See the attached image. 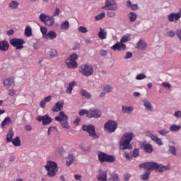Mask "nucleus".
<instances>
[{
    "label": "nucleus",
    "instance_id": "obj_1",
    "mask_svg": "<svg viewBox=\"0 0 181 181\" xmlns=\"http://www.w3.org/2000/svg\"><path fill=\"white\" fill-rule=\"evenodd\" d=\"M139 168L146 169L144 174L141 175L142 180H148L151 175V170H156L162 173L165 170H168V168L162 164H158L156 162L144 163L139 165Z\"/></svg>",
    "mask_w": 181,
    "mask_h": 181
},
{
    "label": "nucleus",
    "instance_id": "obj_2",
    "mask_svg": "<svg viewBox=\"0 0 181 181\" xmlns=\"http://www.w3.org/2000/svg\"><path fill=\"white\" fill-rule=\"evenodd\" d=\"M134 139L133 133H126L121 139L119 146L120 149H132L131 141Z\"/></svg>",
    "mask_w": 181,
    "mask_h": 181
},
{
    "label": "nucleus",
    "instance_id": "obj_3",
    "mask_svg": "<svg viewBox=\"0 0 181 181\" xmlns=\"http://www.w3.org/2000/svg\"><path fill=\"white\" fill-rule=\"evenodd\" d=\"M45 168L46 170H47V175L49 176V177L56 176V173H57V170H59L57 164L54 161L52 160L47 162V165L45 166Z\"/></svg>",
    "mask_w": 181,
    "mask_h": 181
},
{
    "label": "nucleus",
    "instance_id": "obj_4",
    "mask_svg": "<svg viewBox=\"0 0 181 181\" xmlns=\"http://www.w3.org/2000/svg\"><path fill=\"white\" fill-rule=\"evenodd\" d=\"M40 32L42 35L43 39H46L47 40H53V39H56L57 37V33L54 30H50L47 33V28L41 26Z\"/></svg>",
    "mask_w": 181,
    "mask_h": 181
},
{
    "label": "nucleus",
    "instance_id": "obj_5",
    "mask_svg": "<svg viewBox=\"0 0 181 181\" xmlns=\"http://www.w3.org/2000/svg\"><path fill=\"white\" fill-rule=\"evenodd\" d=\"M67 119H69V117L64 112H60L59 116L55 117V121L61 122V126L62 128H65V129H69L70 128Z\"/></svg>",
    "mask_w": 181,
    "mask_h": 181
},
{
    "label": "nucleus",
    "instance_id": "obj_6",
    "mask_svg": "<svg viewBox=\"0 0 181 181\" xmlns=\"http://www.w3.org/2000/svg\"><path fill=\"white\" fill-rule=\"evenodd\" d=\"M98 159L101 163L107 162L108 163H112L115 162V156L107 154L103 151L98 153Z\"/></svg>",
    "mask_w": 181,
    "mask_h": 181
},
{
    "label": "nucleus",
    "instance_id": "obj_7",
    "mask_svg": "<svg viewBox=\"0 0 181 181\" xmlns=\"http://www.w3.org/2000/svg\"><path fill=\"white\" fill-rule=\"evenodd\" d=\"M25 43H26V42H25L23 39L21 38H13L10 40V45H11L13 47H15L16 50H22L24 47L23 45Z\"/></svg>",
    "mask_w": 181,
    "mask_h": 181
},
{
    "label": "nucleus",
    "instance_id": "obj_8",
    "mask_svg": "<svg viewBox=\"0 0 181 181\" xmlns=\"http://www.w3.org/2000/svg\"><path fill=\"white\" fill-rule=\"evenodd\" d=\"M79 71L83 76L88 77L89 76H92L93 73H94V69L90 65L83 64L79 67Z\"/></svg>",
    "mask_w": 181,
    "mask_h": 181
},
{
    "label": "nucleus",
    "instance_id": "obj_9",
    "mask_svg": "<svg viewBox=\"0 0 181 181\" xmlns=\"http://www.w3.org/2000/svg\"><path fill=\"white\" fill-rule=\"evenodd\" d=\"M83 131H86L89 134V136L92 138H98V136L95 133V127L93 125H83L82 127Z\"/></svg>",
    "mask_w": 181,
    "mask_h": 181
},
{
    "label": "nucleus",
    "instance_id": "obj_10",
    "mask_svg": "<svg viewBox=\"0 0 181 181\" xmlns=\"http://www.w3.org/2000/svg\"><path fill=\"white\" fill-rule=\"evenodd\" d=\"M117 127H118V124L117 122L114 121L110 120L105 124V129L107 131V132H110L112 134V132H115V130L117 129Z\"/></svg>",
    "mask_w": 181,
    "mask_h": 181
},
{
    "label": "nucleus",
    "instance_id": "obj_11",
    "mask_svg": "<svg viewBox=\"0 0 181 181\" xmlns=\"http://www.w3.org/2000/svg\"><path fill=\"white\" fill-rule=\"evenodd\" d=\"M103 9H106V11H117L115 0H106Z\"/></svg>",
    "mask_w": 181,
    "mask_h": 181
},
{
    "label": "nucleus",
    "instance_id": "obj_12",
    "mask_svg": "<svg viewBox=\"0 0 181 181\" xmlns=\"http://www.w3.org/2000/svg\"><path fill=\"white\" fill-rule=\"evenodd\" d=\"M101 115V111L98 109L91 108L88 110V118H100Z\"/></svg>",
    "mask_w": 181,
    "mask_h": 181
},
{
    "label": "nucleus",
    "instance_id": "obj_13",
    "mask_svg": "<svg viewBox=\"0 0 181 181\" xmlns=\"http://www.w3.org/2000/svg\"><path fill=\"white\" fill-rule=\"evenodd\" d=\"M111 49L115 51L118 50L119 52H122L127 49V45L120 41L116 42L113 46H112Z\"/></svg>",
    "mask_w": 181,
    "mask_h": 181
},
{
    "label": "nucleus",
    "instance_id": "obj_14",
    "mask_svg": "<svg viewBox=\"0 0 181 181\" xmlns=\"http://www.w3.org/2000/svg\"><path fill=\"white\" fill-rule=\"evenodd\" d=\"M63 107H64V102L63 100L58 101L54 106H53L52 109V112H59V111H62L63 110Z\"/></svg>",
    "mask_w": 181,
    "mask_h": 181
},
{
    "label": "nucleus",
    "instance_id": "obj_15",
    "mask_svg": "<svg viewBox=\"0 0 181 181\" xmlns=\"http://www.w3.org/2000/svg\"><path fill=\"white\" fill-rule=\"evenodd\" d=\"M180 18H181L180 13H172L168 16V19L169 22H176L179 21Z\"/></svg>",
    "mask_w": 181,
    "mask_h": 181
},
{
    "label": "nucleus",
    "instance_id": "obj_16",
    "mask_svg": "<svg viewBox=\"0 0 181 181\" xmlns=\"http://www.w3.org/2000/svg\"><path fill=\"white\" fill-rule=\"evenodd\" d=\"M147 135L151 138V139H152V141H153L156 144H157V145H159V146H162V145H163L162 140L160 139H158V136L152 134L149 132H147Z\"/></svg>",
    "mask_w": 181,
    "mask_h": 181
},
{
    "label": "nucleus",
    "instance_id": "obj_17",
    "mask_svg": "<svg viewBox=\"0 0 181 181\" xmlns=\"http://www.w3.org/2000/svg\"><path fill=\"white\" fill-rule=\"evenodd\" d=\"M1 52H8L9 50V42L6 40H0Z\"/></svg>",
    "mask_w": 181,
    "mask_h": 181
},
{
    "label": "nucleus",
    "instance_id": "obj_18",
    "mask_svg": "<svg viewBox=\"0 0 181 181\" xmlns=\"http://www.w3.org/2000/svg\"><path fill=\"white\" fill-rule=\"evenodd\" d=\"M14 80L15 78H13V76H10L9 78H6L3 82L4 86L6 88H9V87L15 83Z\"/></svg>",
    "mask_w": 181,
    "mask_h": 181
},
{
    "label": "nucleus",
    "instance_id": "obj_19",
    "mask_svg": "<svg viewBox=\"0 0 181 181\" xmlns=\"http://www.w3.org/2000/svg\"><path fill=\"white\" fill-rule=\"evenodd\" d=\"M65 63L68 67V69H77L78 67V64L76 61H71L69 59H66Z\"/></svg>",
    "mask_w": 181,
    "mask_h": 181
},
{
    "label": "nucleus",
    "instance_id": "obj_20",
    "mask_svg": "<svg viewBox=\"0 0 181 181\" xmlns=\"http://www.w3.org/2000/svg\"><path fill=\"white\" fill-rule=\"evenodd\" d=\"M15 135V133L13 132V129H10L6 134V141L7 142H12V140L13 139V136Z\"/></svg>",
    "mask_w": 181,
    "mask_h": 181
},
{
    "label": "nucleus",
    "instance_id": "obj_21",
    "mask_svg": "<svg viewBox=\"0 0 181 181\" xmlns=\"http://www.w3.org/2000/svg\"><path fill=\"white\" fill-rule=\"evenodd\" d=\"M44 23L46 26H53L54 25V18L50 16H48Z\"/></svg>",
    "mask_w": 181,
    "mask_h": 181
},
{
    "label": "nucleus",
    "instance_id": "obj_22",
    "mask_svg": "<svg viewBox=\"0 0 181 181\" xmlns=\"http://www.w3.org/2000/svg\"><path fill=\"white\" fill-rule=\"evenodd\" d=\"M11 122H12L11 117H6L1 122V127L2 128V129H5V127H6V125H9V124H11Z\"/></svg>",
    "mask_w": 181,
    "mask_h": 181
},
{
    "label": "nucleus",
    "instance_id": "obj_23",
    "mask_svg": "<svg viewBox=\"0 0 181 181\" xmlns=\"http://www.w3.org/2000/svg\"><path fill=\"white\" fill-rule=\"evenodd\" d=\"M76 157L73 154H69L66 158V165L69 167L74 162Z\"/></svg>",
    "mask_w": 181,
    "mask_h": 181
},
{
    "label": "nucleus",
    "instance_id": "obj_24",
    "mask_svg": "<svg viewBox=\"0 0 181 181\" xmlns=\"http://www.w3.org/2000/svg\"><path fill=\"white\" fill-rule=\"evenodd\" d=\"M52 118L50 117H49V115H44L42 124L43 125H49V124H52Z\"/></svg>",
    "mask_w": 181,
    "mask_h": 181
},
{
    "label": "nucleus",
    "instance_id": "obj_25",
    "mask_svg": "<svg viewBox=\"0 0 181 181\" xmlns=\"http://www.w3.org/2000/svg\"><path fill=\"white\" fill-rule=\"evenodd\" d=\"M137 49H139L140 50H144L146 49V43L144 42V40H140L137 42Z\"/></svg>",
    "mask_w": 181,
    "mask_h": 181
},
{
    "label": "nucleus",
    "instance_id": "obj_26",
    "mask_svg": "<svg viewBox=\"0 0 181 181\" xmlns=\"http://www.w3.org/2000/svg\"><path fill=\"white\" fill-rule=\"evenodd\" d=\"M8 7L10 9H18L19 8V2L16 1H12L9 3Z\"/></svg>",
    "mask_w": 181,
    "mask_h": 181
},
{
    "label": "nucleus",
    "instance_id": "obj_27",
    "mask_svg": "<svg viewBox=\"0 0 181 181\" xmlns=\"http://www.w3.org/2000/svg\"><path fill=\"white\" fill-rule=\"evenodd\" d=\"M98 37L102 40L107 39V32H105V29L100 28Z\"/></svg>",
    "mask_w": 181,
    "mask_h": 181
},
{
    "label": "nucleus",
    "instance_id": "obj_28",
    "mask_svg": "<svg viewBox=\"0 0 181 181\" xmlns=\"http://www.w3.org/2000/svg\"><path fill=\"white\" fill-rule=\"evenodd\" d=\"M122 110L123 111L124 114H131L132 111H134V107L123 106L122 107Z\"/></svg>",
    "mask_w": 181,
    "mask_h": 181
},
{
    "label": "nucleus",
    "instance_id": "obj_29",
    "mask_svg": "<svg viewBox=\"0 0 181 181\" xmlns=\"http://www.w3.org/2000/svg\"><path fill=\"white\" fill-rule=\"evenodd\" d=\"M98 180L107 181V173L106 171L101 172L98 176Z\"/></svg>",
    "mask_w": 181,
    "mask_h": 181
},
{
    "label": "nucleus",
    "instance_id": "obj_30",
    "mask_svg": "<svg viewBox=\"0 0 181 181\" xmlns=\"http://www.w3.org/2000/svg\"><path fill=\"white\" fill-rule=\"evenodd\" d=\"M144 106L145 107L146 110L148 111H152V104H151V102L149 100H144Z\"/></svg>",
    "mask_w": 181,
    "mask_h": 181
},
{
    "label": "nucleus",
    "instance_id": "obj_31",
    "mask_svg": "<svg viewBox=\"0 0 181 181\" xmlns=\"http://www.w3.org/2000/svg\"><path fill=\"white\" fill-rule=\"evenodd\" d=\"M14 146H21V138L19 136L15 137L11 141Z\"/></svg>",
    "mask_w": 181,
    "mask_h": 181
},
{
    "label": "nucleus",
    "instance_id": "obj_32",
    "mask_svg": "<svg viewBox=\"0 0 181 181\" xmlns=\"http://www.w3.org/2000/svg\"><path fill=\"white\" fill-rule=\"evenodd\" d=\"M144 151L145 152H147V153H152V152H153V148L152 147V145L148 144L144 145Z\"/></svg>",
    "mask_w": 181,
    "mask_h": 181
},
{
    "label": "nucleus",
    "instance_id": "obj_33",
    "mask_svg": "<svg viewBox=\"0 0 181 181\" xmlns=\"http://www.w3.org/2000/svg\"><path fill=\"white\" fill-rule=\"evenodd\" d=\"M74 86H76L75 81H72L69 83V86L66 89L67 94H71V91H73V87H74Z\"/></svg>",
    "mask_w": 181,
    "mask_h": 181
},
{
    "label": "nucleus",
    "instance_id": "obj_34",
    "mask_svg": "<svg viewBox=\"0 0 181 181\" xmlns=\"http://www.w3.org/2000/svg\"><path fill=\"white\" fill-rule=\"evenodd\" d=\"M25 35L27 37L32 36V28H30V26L25 27Z\"/></svg>",
    "mask_w": 181,
    "mask_h": 181
},
{
    "label": "nucleus",
    "instance_id": "obj_35",
    "mask_svg": "<svg viewBox=\"0 0 181 181\" xmlns=\"http://www.w3.org/2000/svg\"><path fill=\"white\" fill-rule=\"evenodd\" d=\"M180 129H181L180 125L173 124L170 127V130L171 131V132H177V131H179Z\"/></svg>",
    "mask_w": 181,
    "mask_h": 181
},
{
    "label": "nucleus",
    "instance_id": "obj_36",
    "mask_svg": "<svg viewBox=\"0 0 181 181\" xmlns=\"http://www.w3.org/2000/svg\"><path fill=\"white\" fill-rule=\"evenodd\" d=\"M70 28V23L69 21H64L61 25V29L63 30H67Z\"/></svg>",
    "mask_w": 181,
    "mask_h": 181
},
{
    "label": "nucleus",
    "instance_id": "obj_37",
    "mask_svg": "<svg viewBox=\"0 0 181 181\" xmlns=\"http://www.w3.org/2000/svg\"><path fill=\"white\" fill-rule=\"evenodd\" d=\"M131 39V35H129V34H127L125 35H124L123 37H122L120 42L122 43H127V42H129V40Z\"/></svg>",
    "mask_w": 181,
    "mask_h": 181
},
{
    "label": "nucleus",
    "instance_id": "obj_38",
    "mask_svg": "<svg viewBox=\"0 0 181 181\" xmlns=\"http://www.w3.org/2000/svg\"><path fill=\"white\" fill-rule=\"evenodd\" d=\"M81 94L83 97H85V98H91V94L84 89L81 90Z\"/></svg>",
    "mask_w": 181,
    "mask_h": 181
},
{
    "label": "nucleus",
    "instance_id": "obj_39",
    "mask_svg": "<svg viewBox=\"0 0 181 181\" xmlns=\"http://www.w3.org/2000/svg\"><path fill=\"white\" fill-rule=\"evenodd\" d=\"M136 18H137L136 13H132V12L129 13V18L130 22H135V21H136Z\"/></svg>",
    "mask_w": 181,
    "mask_h": 181
},
{
    "label": "nucleus",
    "instance_id": "obj_40",
    "mask_svg": "<svg viewBox=\"0 0 181 181\" xmlns=\"http://www.w3.org/2000/svg\"><path fill=\"white\" fill-rule=\"evenodd\" d=\"M49 57L53 59L54 57H57V50L55 49H52L49 51Z\"/></svg>",
    "mask_w": 181,
    "mask_h": 181
},
{
    "label": "nucleus",
    "instance_id": "obj_41",
    "mask_svg": "<svg viewBox=\"0 0 181 181\" xmlns=\"http://www.w3.org/2000/svg\"><path fill=\"white\" fill-rule=\"evenodd\" d=\"M77 59H78V56L77 55V54L74 53L69 56V59H67V60H71V62H76V60H77Z\"/></svg>",
    "mask_w": 181,
    "mask_h": 181
},
{
    "label": "nucleus",
    "instance_id": "obj_42",
    "mask_svg": "<svg viewBox=\"0 0 181 181\" xmlns=\"http://www.w3.org/2000/svg\"><path fill=\"white\" fill-rule=\"evenodd\" d=\"M49 16H47L46 14L45 13H41L40 15V21L41 22H44V23L46 22L47 19V17H49Z\"/></svg>",
    "mask_w": 181,
    "mask_h": 181
},
{
    "label": "nucleus",
    "instance_id": "obj_43",
    "mask_svg": "<svg viewBox=\"0 0 181 181\" xmlns=\"http://www.w3.org/2000/svg\"><path fill=\"white\" fill-rule=\"evenodd\" d=\"M88 110L86 109H81L79 110V115H81V117H83V115H86V117H88Z\"/></svg>",
    "mask_w": 181,
    "mask_h": 181
},
{
    "label": "nucleus",
    "instance_id": "obj_44",
    "mask_svg": "<svg viewBox=\"0 0 181 181\" xmlns=\"http://www.w3.org/2000/svg\"><path fill=\"white\" fill-rule=\"evenodd\" d=\"M105 18V13H101L100 14L95 16V21H101Z\"/></svg>",
    "mask_w": 181,
    "mask_h": 181
},
{
    "label": "nucleus",
    "instance_id": "obj_45",
    "mask_svg": "<svg viewBox=\"0 0 181 181\" xmlns=\"http://www.w3.org/2000/svg\"><path fill=\"white\" fill-rule=\"evenodd\" d=\"M144 78H146L145 74H139L136 76V80H144Z\"/></svg>",
    "mask_w": 181,
    "mask_h": 181
},
{
    "label": "nucleus",
    "instance_id": "obj_46",
    "mask_svg": "<svg viewBox=\"0 0 181 181\" xmlns=\"http://www.w3.org/2000/svg\"><path fill=\"white\" fill-rule=\"evenodd\" d=\"M169 152H170L172 155H176V148L173 146H169Z\"/></svg>",
    "mask_w": 181,
    "mask_h": 181
},
{
    "label": "nucleus",
    "instance_id": "obj_47",
    "mask_svg": "<svg viewBox=\"0 0 181 181\" xmlns=\"http://www.w3.org/2000/svg\"><path fill=\"white\" fill-rule=\"evenodd\" d=\"M78 32H80L81 33H87L88 30L87 28L86 27L83 26H81L78 28Z\"/></svg>",
    "mask_w": 181,
    "mask_h": 181
},
{
    "label": "nucleus",
    "instance_id": "obj_48",
    "mask_svg": "<svg viewBox=\"0 0 181 181\" xmlns=\"http://www.w3.org/2000/svg\"><path fill=\"white\" fill-rule=\"evenodd\" d=\"M107 16H108L109 18H115V16H117V14L115 13V12L108 11L107 12Z\"/></svg>",
    "mask_w": 181,
    "mask_h": 181
},
{
    "label": "nucleus",
    "instance_id": "obj_49",
    "mask_svg": "<svg viewBox=\"0 0 181 181\" xmlns=\"http://www.w3.org/2000/svg\"><path fill=\"white\" fill-rule=\"evenodd\" d=\"M112 90V88L110 87V86H106L103 88V91H105V93H111Z\"/></svg>",
    "mask_w": 181,
    "mask_h": 181
},
{
    "label": "nucleus",
    "instance_id": "obj_50",
    "mask_svg": "<svg viewBox=\"0 0 181 181\" xmlns=\"http://www.w3.org/2000/svg\"><path fill=\"white\" fill-rule=\"evenodd\" d=\"M167 35L169 36V37H175V36H176V33H175L173 30H170L167 33Z\"/></svg>",
    "mask_w": 181,
    "mask_h": 181
},
{
    "label": "nucleus",
    "instance_id": "obj_51",
    "mask_svg": "<svg viewBox=\"0 0 181 181\" xmlns=\"http://www.w3.org/2000/svg\"><path fill=\"white\" fill-rule=\"evenodd\" d=\"M15 94H16V90L14 89H9L8 90V95H10L11 97H13V95H15Z\"/></svg>",
    "mask_w": 181,
    "mask_h": 181
},
{
    "label": "nucleus",
    "instance_id": "obj_52",
    "mask_svg": "<svg viewBox=\"0 0 181 181\" xmlns=\"http://www.w3.org/2000/svg\"><path fill=\"white\" fill-rule=\"evenodd\" d=\"M112 180L113 181H118V180H119V177L118 176V174H112Z\"/></svg>",
    "mask_w": 181,
    "mask_h": 181
},
{
    "label": "nucleus",
    "instance_id": "obj_53",
    "mask_svg": "<svg viewBox=\"0 0 181 181\" xmlns=\"http://www.w3.org/2000/svg\"><path fill=\"white\" fill-rule=\"evenodd\" d=\"M158 134H160V135H166L169 134V130L162 129L158 132Z\"/></svg>",
    "mask_w": 181,
    "mask_h": 181
},
{
    "label": "nucleus",
    "instance_id": "obj_54",
    "mask_svg": "<svg viewBox=\"0 0 181 181\" xmlns=\"http://www.w3.org/2000/svg\"><path fill=\"white\" fill-rule=\"evenodd\" d=\"M133 155H134V158L139 156V149H137V148L134 149L133 151Z\"/></svg>",
    "mask_w": 181,
    "mask_h": 181
},
{
    "label": "nucleus",
    "instance_id": "obj_55",
    "mask_svg": "<svg viewBox=\"0 0 181 181\" xmlns=\"http://www.w3.org/2000/svg\"><path fill=\"white\" fill-rule=\"evenodd\" d=\"M54 129H56V127H50L48 128V132H47V135H50L52 134V132H53V131H54Z\"/></svg>",
    "mask_w": 181,
    "mask_h": 181
},
{
    "label": "nucleus",
    "instance_id": "obj_56",
    "mask_svg": "<svg viewBox=\"0 0 181 181\" xmlns=\"http://www.w3.org/2000/svg\"><path fill=\"white\" fill-rule=\"evenodd\" d=\"M60 15V8H56L55 11L54 13V16H59Z\"/></svg>",
    "mask_w": 181,
    "mask_h": 181
},
{
    "label": "nucleus",
    "instance_id": "obj_57",
    "mask_svg": "<svg viewBox=\"0 0 181 181\" xmlns=\"http://www.w3.org/2000/svg\"><path fill=\"white\" fill-rule=\"evenodd\" d=\"M176 36L181 41V30H176Z\"/></svg>",
    "mask_w": 181,
    "mask_h": 181
},
{
    "label": "nucleus",
    "instance_id": "obj_58",
    "mask_svg": "<svg viewBox=\"0 0 181 181\" xmlns=\"http://www.w3.org/2000/svg\"><path fill=\"white\" fill-rule=\"evenodd\" d=\"M46 103L45 100H44V99L40 102V105L41 107V108H45L46 107Z\"/></svg>",
    "mask_w": 181,
    "mask_h": 181
},
{
    "label": "nucleus",
    "instance_id": "obj_59",
    "mask_svg": "<svg viewBox=\"0 0 181 181\" xmlns=\"http://www.w3.org/2000/svg\"><path fill=\"white\" fill-rule=\"evenodd\" d=\"M132 57V52H127L124 59H131Z\"/></svg>",
    "mask_w": 181,
    "mask_h": 181
},
{
    "label": "nucleus",
    "instance_id": "obj_60",
    "mask_svg": "<svg viewBox=\"0 0 181 181\" xmlns=\"http://www.w3.org/2000/svg\"><path fill=\"white\" fill-rule=\"evenodd\" d=\"M162 86H163V87H164V88H170V83H163Z\"/></svg>",
    "mask_w": 181,
    "mask_h": 181
},
{
    "label": "nucleus",
    "instance_id": "obj_61",
    "mask_svg": "<svg viewBox=\"0 0 181 181\" xmlns=\"http://www.w3.org/2000/svg\"><path fill=\"white\" fill-rule=\"evenodd\" d=\"M174 116L176 118H180V117H181V112L180 111H177L175 112Z\"/></svg>",
    "mask_w": 181,
    "mask_h": 181
},
{
    "label": "nucleus",
    "instance_id": "obj_62",
    "mask_svg": "<svg viewBox=\"0 0 181 181\" xmlns=\"http://www.w3.org/2000/svg\"><path fill=\"white\" fill-rule=\"evenodd\" d=\"M44 100H45V103H49V101H52V96H47L46 98H45Z\"/></svg>",
    "mask_w": 181,
    "mask_h": 181
},
{
    "label": "nucleus",
    "instance_id": "obj_63",
    "mask_svg": "<svg viewBox=\"0 0 181 181\" xmlns=\"http://www.w3.org/2000/svg\"><path fill=\"white\" fill-rule=\"evenodd\" d=\"M131 8H132V11H136V9H138V5L137 4L132 5Z\"/></svg>",
    "mask_w": 181,
    "mask_h": 181
},
{
    "label": "nucleus",
    "instance_id": "obj_64",
    "mask_svg": "<svg viewBox=\"0 0 181 181\" xmlns=\"http://www.w3.org/2000/svg\"><path fill=\"white\" fill-rule=\"evenodd\" d=\"M100 54H101V56H107V52L106 50L103 49L100 51Z\"/></svg>",
    "mask_w": 181,
    "mask_h": 181
}]
</instances>
